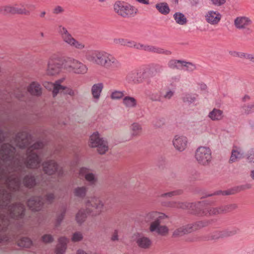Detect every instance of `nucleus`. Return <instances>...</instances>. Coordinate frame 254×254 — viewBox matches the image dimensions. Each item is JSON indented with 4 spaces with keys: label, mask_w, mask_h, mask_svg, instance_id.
<instances>
[{
    "label": "nucleus",
    "mask_w": 254,
    "mask_h": 254,
    "mask_svg": "<svg viewBox=\"0 0 254 254\" xmlns=\"http://www.w3.org/2000/svg\"><path fill=\"white\" fill-rule=\"evenodd\" d=\"M108 53L103 50L89 51L86 55V59L89 62L102 67Z\"/></svg>",
    "instance_id": "nucleus-9"
},
{
    "label": "nucleus",
    "mask_w": 254,
    "mask_h": 254,
    "mask_svg": "<svg viewBox=\"0 0 254 254\" xmlns=\"http://www.w3.org/2000/svg\"><path fill=\"white\" fill-rule=\"evenodd\" d=\"M55 196L54 193H49L45 196V200L48 204L52 203L55 199Z\"/></svg>",
    "instance_id": "nucleus-63"
},
{
    "label": "nucleus",
    "mask_w": 254,
    "mask_h": 254,
    "mask_svg": "<svg viewBox=\"0 0 254 254\" xmlns=\"http://www.w3.org/2000/svg\"><path fill=\"white\" fill-rule=\"evenodd\" d=\"M62 39L64 43L69 46L74 47L77 49L82 50L85 48V45L76 40L72 37L70 33L63 37L62 38Z\"/></svg>",
    "instance_id": "nucleus-20"
},
{
    "label": "nucleus",
    "mask_w": 254,
    "mask_h": 254,
    "mask_svg": "<svg viewBox=\"0 0 254 254\" xmlns=\"http://www.w3.org/2000/svg\"><path fill=\"white\" fill-rule=\"evenodd\" d=\"M126 40V39L123 38H115L113 39V43L116 45H120L122 46H125Z\"/></svg>",
    "instance_id": "nucleus-62"
},
{
    "label": "nucleus",
    "mask_w": 254,
    "mask_h": 254,
    "mask_svg": "<svg viewBox=\"0 0 254 254\" xmlns=\"http://www.w3.org/2000/svg\"><path fill=\"white\" fill-rule=\"evenodd\" d=\"M88 188L86 186L77 187L74 189L73 193L75 196L83 199L87 192Z\"/></svg>",
    "instance_id": "nucleus-35"
},
{
    "label": "nucleus",
    "mask_w": 254,
    "mask_h": 254,
    "mask_svg": "<svg viewBox=\"0 0 254 254\" xmlns=\"http://www.w3.org/2000/svg\"><path fill=\"white\" fill-rule=\"evenodd\" d=\"M206 21L209 24L215 25L220 22L222 15L217 11L209 10L206 14Z\"/></svg>",
    "instance_id": "nucleus-21"
},
{
    "label": "nucleus",
    "mask_w": 254,
    "mask_h": 254,
    "mask_svg": "<svg viewBox=\"0 0 254 254\" xmlns=\"http://www.w3.org/2000/svg\"><path fill=\"white\" fill-rule=\"evenodd\" d=\"M165 124V119L164 117H157L152 121V125L156 127H161Z\"/></svg>",
    "instance_id": "nucleus-49"
},
{
    "label": "nucleus",
    "mask_w": 254,
    "mask_h": 254,
    "mask_svg": "<svg viewBox=\"0 0 254 254\" xmlns=\"http://www.w3.org/2000/svg\"><path fill=\"white\" fill-rule=\"evenodd\" d=\"M102 67L113 71H117L121 68L122 64L120 61L112 54L108 53Z\"/></svg>",
    "instance_id": "nucleus-14"
},
{
    "label": "nucleus",
    "mask_w": 254,
    "mask_h": 254,
    "mask_svg": "<svg viewBox=\"0 0 254 254\" xmlns=\"http://www.w3.org/2000/svg\"><path fill=\"white\" fill-rule=\"evenodd\" d=\"M147 96L149 99L152 102L161 101V96L157 92H151Z\"/></svg>",
    "instance_id": "nucleus-51"
},
{
    "label": "nucleus",
    "mask_w": 254,
    "mask_h": 254,
    "mask_svg": "<svg viewBox=\"0 0 254 254\" xmlns=\"http://www.w3.org/2000/svg\"><path fill=\"white\" fill-rule=\"evenodd\" d=\"M208 117L213 121H219L223 119L224 113L220 109L214 108L209 113Z\"/></svg>",
    "instance_id": "nucleus-27"
},
{
    "label": "nucleus",
    "mask_w": 254,
    "mask_h": 254,
    "mask_svg": "<svg viewBox=\"0 0 254 254\" xmlns=\"http://www.w3.org/2000/svg\"><path fill=\"white\" fill-rule=\"evenodd\" d=\"M64 11V8L60 5L55 6L53 9V13L56 15L62 14Z\"/></svg>",
    "instance_id": "nucleus-61"
},
{
    "label": "nucleus",
    "mask_w": 254,
    "mask_h": 254,
    "mask_svg": "<svg viewBox=\"0 0 254 254\" xmlns=\"http://www.w3.org/2000/svg\"><path fill=\"white\" fill-rule=\"evenodd\" d=\"M0 13L6 15L7 14H15V9L14 8L13 5H5L0 6Z\"/></svg>",
    "instance_id": "nucleus-43"
},
{
    "label": "nucleus",
    "mask_w": 254,
    "mask_h": 254,
    "mask_svg": "<svg viewBox=\"0 0 254 254\" xmlns=\"http://www.w3.org/2000/svg\"><path fill=\"white\" fill-rule=\"evenodd\" d=\"M83 239V236L81 232H76L72 235L71 240L73 242H76L82 240Z\"/></svg>",
    "instance_id": "nucleus-57"
},
{
    "label": "nucleus",
    "mask_w": 254,
    "mask_h": 254,
    "mask_svg": "<svg viewBox=\"0 0 254 254\" xmlns=\"http://www.w3.org/2000/svg\"><path fill=\"white\" fill-rule=\"evenodd\" d=\"M87 211L86 210L81 209L79 210L76 215V220L78 223H82L83 222L87 216Z\"/></svg>",
    "instance_id": "nucleus-47"
},
{
    "label": "nucleus",
    "mask_w": 254,
    "mask_h": 254,
    "mask_svg": "<svg viewBox=\"0 0 254 254\" xmlns=\"http://www.w3.org/2000/svg\"><path fill=\"white\" fill-rule=\"evenodd\" d=\"M142 127L140 125L137 123H133L130 126V130L131 131V135L132 136H139L142 131Z\"/></svg>",
    "instance_id": "nucleus-46"
},
{
    "label": "nucleus",
    "mask_w": 254,
    "mask_h": 254,
    "mask_svg": "<svg viewBox=\"0 0 254 254\" xmlns=\"http://www.w3.org/2000/svg\"><path fill=\"white\" fill-rule=\"evenodd\" d=\"M241 112L242 114L246 115L254 113V102L244 104L241 107Z\"/></svg>",
    "instance_id": "nucleus-38"
},
{
    "label": "nucleus",
    "mask_w": 254,
    "mask_h": 254,
    "mask_svg": "<svg viewBox=\"0 0 254 254\" xmlns=\"http://www.w3.org/2000/svg\"><path fill=\"white\" fill-rule=\"evenodd\" d=\"M224 213L222 205L218 207H208L203 209V216H216L219 214Z\"/></svg>",
    "instance_id": "nucleus-24"
},
{
    "label": "nucleus",
    "mask_w": 254,
    "mask_h": 254,
    "mask_svg": "<svg viewBox=\"0 0 254 254\" xmlns=\"http://www.w3.org/2000/svg\"><path fill=\"white\" fill-rule=\"evenodd\" d=\"M68 242L67 239L65 237H61L59 239L56 252V254H64L66 249V245Z\"/></svg>",
    "instance_id": "nucleus-30"
},
{
    "label": "nucleus",
    "mask_w": 254,
    "mask_h": 254,
    "mask_svg": "<svg viewBox=\"0 0 254 254\" xmlns=\"http://www.w3.org/2000/svg\"><path fill=\"white\" fill-rule=\"evenodd\" d=\"M103 88L104 85L102 83H96L92 86L91 93L94 99L98 100L100 98Z\"/></svg>",
    "instance_id": "nucleus-29"
},
{
    "label": "nucleus",
    "mask_w": 254,
    "mask_h": 254,
    "mask_svg": "<svg viewBox=\"0 0 254 254\" xmlns=\"http://www.w3.org/2000/svg\"><path fill=\"white\" fill-rule=\"evenodd\" d=\"M184 67H185L186 70L189 72L193 71L196 69L195 64L192 63L187 62L184 61H183V69Z\"/></svg>",
    "instance_id": "nucleus-52"
},
{
    "label": "nucleus",
    "mask_w": 254,
    "mask_h": 254,
    "mask_svg": "<svg viewBox=\"0 0 254 254\" xmlns=\"http://www.w3.org/2000/svg\"><path fill=\"white\" fill-rule=\"evenodd\" d=\"M223 230L221 231H215L210 235L209 240H218L219 239H223Z\"/></svg>",
    "instance_id": "nucleus-53"
},
{
    "label": "nucleus",
    "mask_w": 254,
    "mask_h": 254,
    "mask_svg": "<svg viewBox=\"0 0 254 254\" xmlns=\"http://www.w3.org/2000/svg\"><path fill=\"white\" fill-rule=\"evenodd\" d=\"M87 70L88 68L87 66L80 61H78V63H76L73 73L78 74H84L87 72Z\"/></svg>",
    "instance_id": "nucleus-39"
},
{
    "label": "nucleus",
    "mask_w": 254,
    "mask_h": 254,
    "mask_svg": "<svg viewBox=\"0 0 254 254\" xmlns=\"http://www.w3.org/2000/svg\"><path fill=\"white\" fill-rule=\"evenodd\" d=\"M89 146L91 147H97L98 152L100 154H104L108 150L107 142L101 138L97 132L93 133L90 136Z\"/></svg>",
    "instance_id": "nucleus-8"
},
{
    "label": "nucleus",
    "mask_w": 254,
    "mask_h": 254,
    "mask_svg": "<svg viewBox=\"0 0 254 254\" xmlns=\"http://www.w3.org/2000/svg\"><path fill=\"white\" fill-rule=\"evenodd\" d=\"M28 90L33 95L39 96L42 94V87L36 82H33L30 84Z\"/></svg>",
    "instance_id": "nucleus-32"
},
{
    "label": "nucleus",
    "mask_w": 254,
    "mask_h": 254,
    "mask_svg": "<svg viewBox=\"0 0 254 254\" xmlns=\"http://www.w3.org/2000/svg\"><path fill=\"white\" fill-rule=\"evenodd\" d=\"M78 61H79L72 58H67L64 61V68L68 71L73 72L76 63H78Z\"/></svg>",
    "instance_id": "nucleus-28"
},
{
    "label": "nucleus",
    "mask_w": 254,
    "mask_h": 254,
    "mask_svg": "<svg viewBox=\"0 0 254 254\" xmlns=\"http://www.w3.org/2000/svg\"><path fill=\"white\" fill-rule=\"evenodd\" d=\"M44 204V199L41 196H34L27 201V205L32 210L39 211Z\"/></svg>",
    "instance_id": "nucleus-19"
},
{
    "label": "nucleus",
    "mask_w": 254,
    "mask_h": 254,
    "mask_svg": "<svg viewBox=\"0 0 254 254\" xmlns=\"http://www.w3.org/2000/svg\"><path fill=\"white\" fill-rule=\"evenodd\" d=\"M252 24V20L246 16L237 17L234 22V24L237 29L240 30L245 29L247 34L252 32V30L249 26Z\"/></svg>",
    "instance_id": "nucleus-15"
},
{
    "label": "nucleus",
    "mask_w": 254,
    "mask_h": 254,
    "mask_svg": "<svg viewBox=\"0 0 254 254\" xmlns=\"http://www.w3.org/2000/svg\"><path fill=\"white\" fill-rule=\"evenodd\" d=\"M163 70L164 67L162 65L159 64H153L149 67V74L151 77H153L157 74L161 73Z\"/></svg>",
    "instance_id": "nucleus-36"
},
{
    "label": "nucleus",
    "mask_w": 254,
    "mask_h": 254,
    "mask_svg": "<svg viewBox=\"0 0 254 254\" xmlns=\"http://www.w3.org/2000/svg\"><path fill=\"white\" fill-rule=\"evenodd\" d=\"M40 180L42 183L47 185L46 182L47 179L45 178L43 175H41L40 176H36V179L35 177L32 174H28L23 178V182L25 187L31 188L37 183H40Z\"/></svg>",
    "instance_id": "nucleus-17"
},
{
    "label": "nucleus",
    "mask_w": 254,
    "mask_h": 254,
    "mask_svg": "<svg viewBox=\"0 0 254 254\" xmlns=\"http://www.w3.org/2000/svg\"><path fill=\"white\" fill-rule=\"evenodd\" d=\"M64 61L60 58L50 59L47 64L46 73L49 75H55L59 74L62 70Z\"/></svg>",
    "instance_id": "nucleus-10"
},
{
    "label": "nucleus",
    "mask_w": 254,
    "mask_h": 254,
    "mask_svg": "<svg viewBox=\"0 0 254 254\" xmlns=\"http://www.w3.org/2000/svg\"><path fill=\"white\" fill-rule=\"evenodd\" d=\"M173 17L176 23L180 25H185L187 22V19L184 14L181 12H176Z\"/></svg>",
    "instance_id": "nucleus-45"
},
{
    "label": "nucleus",
    "mask_w": 254,
    "mask_h": 254,
    "mask_svg": "<svg viewBox=\"0 0 254 254\" xmlns=\"http://www.w3.org/2000/svg\"><path fill=\"white\" fill-rule=\"evenodd\" d=\"M153 54H157L165 55H170L171 54V52L167 50L164 49L161 47L149 45L148 52Z\"/></svg>",
    "instance_id": "nucleus-33"
},
{
    "label": "nucleus",
    "mask_w": 254,
    "mask_h": 254,
    "mask_svg": "<svg viewBox=\"0 0 254 254\" xmlns=\"http://www.w3.org/2000/svg\"><path fill=\"white\" fill-rule=\"evenodd\" d=\"M134 241L137 246L144 250H147L151 248L152 245L151 240L148 237L141 233H136L134 234Z\"/></svg>",
    "instance_id": "nucleus-16"
},
{
    "label": "nucleus",
    "mask_w": 254,
    "mask_h": 254,
    "mask_svg": "<svg viewBox=\"0 0 254 254\" xmlns=\"http://www.w3.org/2000/svg\"><path fill=\"white\" fill-rule=\"evenodd\" d=\"M126 80L128 83L134 84L142 83L146 80L147 85H151L153 86V84H151V79L147 77L145 70L143 71L133 70L128 72L127 75Z\"/></svg>",
    "instance_id": "nucleus-5"
},
{
    "label": "nucleus",
    "mask_w": 254,
    "mask_h": 254,
    "mask_svg": "<svg viewBox=\"0 0 254 254\" xmlns=\"http://www.w3.org/2000/svg\"><path fill=\"white\" fill-rule=\"evenodd\" d=\"M237 187L234 188L232 189L222 191V190H218L215 191L213 193L208 194L207 196H211L213 195H232L236 193H237Z\"/></svg>",
    "instance_id": "nucleus-41"
},
{
    "label": "nucleus",
    "mask_w": 254,
    "mask_h": 254,
    "mask_svg": "<svg viewBox=\"0 0 254 254\" xmlns=\"http://www.w3.org/2000/svg\"><path fill=\"white\" fill-rule=\"evenodd\" d=\"M214 222V219L205 220L177 227L174 230L172 236L174 238L182 237L201 228L206 227Z\"/></svg>",
    "instance_id": "nucleus-3"
},
{
    "label": "nucleus",
    "mask_w": 254,
    "mask_h": 254,
    "mask_svg": "<svg viewBox=\"0 0 254 254\" xmlns=\"http://www.w3.org/2000/svg\"><path fill=\"white\" fill-rule=\"evenodd\" d=\"M63 80V79L58 80L56 81L55 83L50 82H45L43 83V85L48 90H52L53 96H55L60 92V89H63V85L61 84Z\"/></svg>",
    "instance_id": "nucleus-23"
},
{
    "label": "nucleus",
    "mask_w": 254,
    "mask_h": 254,
    "mask_svg": "<svg viewBox=\"0 0 254 254\" xmlns=\"http://www.w3.org/2000/svg\"><path fill=\"white\" fill-rule=\"evenodd\" d=\"M175 148L180 151H184L187 147L188 139L184 136L176 135L173 141Z\"/></svg>",
    "instance_id": "nucleus-22"
},
{
    "label": "nucleus",
    "mask_w": 254,
    "mask_h": 254,
    "mask_svg": "<svg viewBox=\"0 0 254 254\" xmlns=\"http://www.w3.org/2000/svg\"><path fill=\"white\" fill-rule=\"evenodd\" d=\"M103 206L104 204L100 199L94 198L86 202V209L85 210L87 211V213L96 215L99 214L102 212Z\"/></svg>",
    "instance_id": "nucleus-12"
},
{
    "label": "nucleus",
    "mask_w": 254,
    "mask_h": 254,
    "mask_svg": "<svg viewBox=\"0 0 254 254\" xmlns=\"http://www.w3.org/2000/svg\"><path fill=\"white\" fill-rule=\"evenodd\" d=\"M227 0H210L212 4L216 6H221L225 4Z\"/></svg>",
    "instance_id": "nucleus-64"
},
{
    "label": "nucleus",
    "mask_w": 254,
    "mask_h": 254,
    "mask_svg": "<svg viewBox=\"0 0 254 254\" xmlns=\"http://www.w3.org/2000/svg\"><path fill=\"white\" fill-rule=\"evenodd\" d=\"M79 175L80 177H84L91 186H95L98 183V176L95 172L87 168H81L79 170Z\"/></svg>",
    "instance_id": "nucleus-13"
},
{
    "label": "nucleus",
    "mask_w": 254,
    "mask_h": 254,
    "mask_svg": "<svg viewBox=\"0 0 254 254\" xmlns=\"http://www.w3.org/2000/svg\"><path fill=\"white\" fill-rule=\"evenodd\" d=\"M124 97V91L119 90L113 91L110 95V97L112 100H120L123 99Z\"/></svg>",
    "instance_id": "nucleus-50"
},
{
    "label": "nucleus",
    "mask_w": 254,
    "mask_h": 254,
    "mask_svg": "<svg viewBox=\"0 0 254 254\" xmlns=\"http://www.w3.org/2000/svg\"><path fill=\"white\" fill-rule=\"evenodd\" d=\"M244 152L242 149L239 147L234 146L231 151V155L229 159V163H232L237 162L243 158Z\"/></svg>",
    "instance_id": "nucleus-25"
},
{
    "label": "nucleus",
    "mask_w": 254,
    "mask_h": 254,
    "mask_svg": "<svg viewBox=\"0 0 254 254\" xmlns=\"http://www.w3.org/2000/svg\"><path fill=\"white\" fill-rule=\"evenodd\" d=\"M58 31L60 35L61 38L63 37L70 34L67 28L62 25H59L58 26Z\"/></svg>",
    "instance_id": "nucleus-54"
},
{
    "label": "nucleus",
    "mask_w": 254,
    "mask_h": 254,
    "mask_svg": "<svg viewBox=\"0 0 254 254\" xmlns=\"http://www.w3.org/2000/svg\"><path fill=\"white\" fill-rule=\"evenodd\" d=\"M194 156L198 164L201 166H208L212 161L211 150L207 146L198 147L195 152Z\"/></svg>",
    "instance_id": "nucleus-4"
},
{
    "label": "nucleus",
    "mask_w": 254,
    "mask_h": 254,
    "mask_svg": "<svg viewBox=\"0 0 254 254\" xmlns=\"http://www.w3.org/2000/svg\"><path fill=\"white\" fill-rule=\"evenodd\" d=\"M175 95V91L172 90H167L163 95V98L166 100H170Z\"/></svg>",
    "instance_id": "nucleus-59"
},
{
    "label": "nucleus",
    "mask_w": 254,
    "mask_h": 254,
    "mask_svg": "<svg viewBox=\"0 0 254 254\" xmlns=\"http://www.w3.org/2000/svg\"><path fill=\"white\" fill-rule=\"evenodd\" d=\"M224 238L232 237L240 232V229L237 227H230L223 230Z\"/></svg>",
    "instance_id": "nucleus-40"
},
{
    "label": "nucleus",
    "mask_w": 254,
    "mask_h": 254,
    "mask_svg": "<svg viewBox=\"0 0 254 254\" xmlns=\"http://www.w3.org/2000/svg\"><path fill=\"white\" fill-rule=\"evenodd\" d=\"M30 135L26 132H21L17 134L14 139V144L20 148L27 147L29 145Z\"/></svg>",
    "instance_id": "nucleus-18"
},
{
    "label": "nucleus",
    "mask_w": 254,
    "mask_h": 254,
    "mask_svg": "<svg viewBox=\"0 0 254 254\" xmlns=\"http://www.w3.org/2000/svg\"><path fill=\"white\" fill-rule=\"evenodd\" d=\"M66 212V207L65 206H62L58 211L57 212L56 218L55 222V227H59L63 220L65 213Z\"/></svg>",
    "instance_id": "nucleus-34"
},
{
    "label": "nucleus",
    "mask_w": 254,
    "mask_h": 254,
    "mask_svg": "<svg viewBox=\"0 0 254 254\" xmlns=\"http://www.w3.org/2000/svg\"><path fill=\"white\" fill-rule=\"evenodd\" d=\"M43 143L37 142L26 150V158L14 155L15 148L10 144L2 145L0 149V182H3L7 190L0 189V231L8 229L13 220L23 218L25 206L21 202L9 205L13 193L22 191L21 175L28 168L39 166L41 160L38 149Z\"/></svg>",
    "instance_id": "nucleus-1"
},
{
    "label": "nucleus",
    "mask_w": 254,
    "mask_h": 254,
    "mask_svg": "<svg viewBox=\"0 0 254 254\" xmlns=\"http://www.w3.org/2000/svg\"><path fill=\"white\" fill-rule=\"evenodd\" d=\"M222 207L224 213H226L236 209L238 206L235 203H232L228 205H222Z\"/></svg>",
    "instance_id": "nucleus-55"
},
{
    "label": "nucleus",
    "mask_w": 254,
    "mask_h": 254,
    "mask_svg": "<svg viewBox=\"0 0 254 254\" xmlns=\"http://www.w3.org/2000/svg\"><path fill=\"white\" fill-rule=\"evenodd\" d=\"M63 89H60V92H63L64 94H67L70 96L74 95V92L73 90L64 86H63Z\"/></svg>",
    "instance_id": "nucleus-60"
},
{
    "label": "nucleus",
    "mask_w": 254,
    "mask_h": 254,
    "mask_svg": "<svg viewBox=\"0 0 254 254\" xmlns=\"http://www.w3.org/2000/svg\"><path fill=\"white\" fill-rule=\"evenodd\" d=\"M122 103L127 109L135 108L137 106V101L133 97L126 96L123 99Z\"/></svg>",
    "instance_id": "nucleus-26"
},
{
    "label": "nucleus",
    "mask_w": 254,
    "mask_h": 254,
    "mask_svg": "<svg viewBox=\"0 0 254 254\" xmlns=\"http://www.w3.org/2000/svg\"><path fill=\"white\" fill-rule=\"evenodd\" d=\"M198 95L193 93H185L182 97L183 102L187 105L194 104L197 99Z\"/></svg>",
    "instance_id": "nucleus-31"
},
{
    "label": "nucleus",
    "mask_w": 254,
    "mask_h": 254,
    "mask_svg": "<svg viewBox=\"0 0 254 254\" xmlns=\"http://www.w3.org/2000/svg\"><path fill=\"white\" fill-rule=\"evenodd\" d=\"M42 241L45 243H50L54 241V238L51 235L45 234L42 237Z\"/></svg>",
    "instance_id": "nucleus-58"
},
{
    "label": "nucleus",
    "mask_w": 254,
    "mask_h": 254,
    "mask_svg": "<svg viewBox=\"0 0 254 254\" xmlns=\"http://www.w3.org/2000/svg\"><path fill=\"white\" fill-rule=\"evenodd\" d=\"M114 9L115 12L123 17H129L137 12V9L134 7L121 1L115 3Z\"/></svg>",
    "instance_id": "nucleus-7"
},
{
    "label": "nucleus",
    "mask_w": 254,
    "mask_h": 254,
    "mask_svg": "<svg viewBox=\"0 0 254 254\" xmlns=\"http://www.w3.org/2000/svg\"><path fill=\"white\" fill-rule=\"evenodd\" d=\"M165 217L163 213L151 212L144 216V221L150 224L149 231L151 232H156L158 235L165 236L168 233L169 229L166 226L160 225L161 220Z\"/></svg>",
    "instance_id": "nucleus-2"
},
{
    "label": "nucleus",
    "mask_w": 254,
    "mask_h": 254,
    "mask_svg": "<svg viewBox=\"0 0 254 254\" xmlns=\"http://www.w3.org/2000/svg\"><path fill=\"white\" fill-rule=\"evenodd\" d=\"M156 8L161 14L164 15L168 14L170 11V8L166 2H160L155 5Z\"/></svg>",
    "instance_id": "nucleus-42"
},
{
    "label": "nucleus",
    "mask_w": 254,
    "mask_h": 254,
    "mask_svg": "<svg viewBox=\"0 0 254 254\" xmlns=\"http://www.w3.org/2000/svg\"><path fill=\"white\" fill-rule=\"evenodd\" d=\"M183 61L171 60L168 63L169 67L172 69H183Z\"/></svg>",
    "instance_id": "nucleus-44"
},
{
    "label": "nucleus",
    "mask_w": 254,
    "mask_h": 254,
    "mask_svg": "<svg viewBox=\"0 0 254 254\" xmlns=\"http://www.w3.org/2000/svg\"><path fill=\"white\" fill-rule=\"evenodd\" d=\"M14 8L15 9V14H24L28 15L30 14V10L26 9L25 5L20 3L19 4L18 3H14L13 5Z\"/></svg>",
    "instance_id": "nucleus-37"
},
{
    "label": "nucleus",
    "mask_w": 254,
    "mask_h": 254,
    "mask_svg": "<svg viewBox=\"0 0 254 254\" xmlns=\"http://www.w3.org/2000/svg\"><path fill=\"white\" fill-rule=\"evenodd\" d=\"M42 166L44 172L47 175H51L56 174L59 178L62 177L64 175L63 170L54 160L46 161L43 163Z\"/></svg>",
    "instance_id": "nucleus-11"
},
{
    "label": "nucleus",
    "mask_w": 254,
    "mask_h": 254,
    "mask_svg": "<svg viewBox=\"0 0 254 254\" xmlns=\"http://www.w3.org/2000/svg\"><path fill=\"white\" fill-rule=\"evenodd\" d=\"M32 244V241L27 237L22 238L17 243L18 246L24 248H29Z\"/></svg>",
    "instance_id": "nucleus-48"
},
{
    "label": "nucleus",
    "mask_w": 254,
    "mask_h": 254,
    "mask_svg": "<svg viewBox=\"0 0 254 254\" xmlns=\"http://www.w3.org/2000/svg\"><path fill=\"white\" fill-rule=\"evenodd\" d=\"M181 190H177L163 193L161 196L164 197H171L173 196L179 195L182 193Z\"/></svg>",
    "instance_id": "nucleus-56"
},
{
    "label": "nucleus",
    "mask_w": 254,
    "mask_h": 254,
    "mask_svg": "<svg viewBox=\"0 0 254 254\" xmlns=\"http://www.w3.org/2000/svg\"><path fill=\"white\" fill-rule=\"evenodd\" d=\"M170 206L172 207L187 209L189 210L191 213L203 216L202 209V204L200 202H173Z\"/></svg>",
    "instance_id": "nucleus-6"
}]
</instances>
